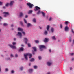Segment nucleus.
<instances>
[{"instance_id": "obj_1", "label": "nucleus", "mask_w": 74, "mask_h": 74, "mask_svg": "<svg viewBox=\"0 0 74 74\" xmlns=\"http://www.w3.org/2000/svg\"><path fill=\"white\" fill-rule=\"evenodd\" d=\"M32 54H30V53H26V54H24V56L25 57V59L26 60H27V56H29L30 57H29V58H31V57L32 56Z\"/></svg>"}, {"instance_id": "obj_2", "label": "nucleus", "mask_w": 74, "mask_h": 74, "mask_svg": "<svg viewBox=\"0 0 74 74\" xmlns=\"http://www.w3.org/2000/svg\"><path fill=\"white\" fill-rule=\"evenodd\" d=\"M27 5L28 6H29V8H33V6H34V5H33L32 4H31V3H27Z\"/></svg>"}, {"instance_id": "obj_3", "label": "nucleus", "mask_w": 74, "mask_h": 74, "mask_svg": "<svg viewBox=\"0 0 74 74\" xmlns=\"http://www.w3.org/2000/svg\"><path fill=\"white\" fill-rule=\"evenodd\" d=\"M39 47L40 48V50L41 51H42V48H45V47L44 45H41L39 46Z\"/></svg>"}, {"instance_id": "obj_4", "label": "nucleus", "mask_w": 74, "mask_h": 74, "mask_svg": "<svg viewBox=\"0 0 74 74\" xmlns=\"http://www.w3.org/2000/svg\"><path fill=\"white\" fill-rule=\"evenodd\" d=\"M3 14H5L4 15V16L5 17H7V15H9V13L7 12H3Z\"/></svg>"}, {"instance_id": "obj_5", "label": "nucleus", "mask_w": 74, "mask_h": 74, "mask_svg": "<svg viewBox=\"0 0 74 74\" xmlns=\"http://www.w3.org/2000/svg\"><path fill=\"white\" fill-rule=\"evenodd\" d=\"M9 46L12 48H13L14 49H16V47L15 46L12 45H9Z\"/></svg>"}, {"instance_id": "obj_6", "label": "nucleus", "mask_w": 74, "mask_h": 74, "mask_svg": "<svg viewBox=\"0 0 74 74\" xmlns=\"http://www.w3.org/2000/svg\"><path fill=\"white\" fill-rule=\"evenodd\" d=\"M35 8L36 9H34V11H38V10H40V9H41L38 6H36L35 7Z\"/></svg>"}, {"instance_id": "obj_7", "label": "nucleus", "mask_w": 74, "mask_h": 74, "mask_svg": "<svg viewBox=\"0 0 74 74\" xmlns=\"http://www.w3.org/2000/svg\"><path fill=\"white\" fill-rule=\"evenodd\" d=\"M17 35H18L20 37V38H21L22 36V34L21 33L18 32V34H17Z\"/></svg>"}, {"instance_id": "obj_8", "label": "nucleus", "mask_w": 74, "mask_h": 74, "mask_svg": "<svg viewBox=\"0 0 74 74\" xmlns=\"http://www.w3.org/2000/svg\"><path fill=\"white\" fill-rule=\"evenodd\" d=\"M24 40L25 41V44H27V41H28V39L27 38H24Z\"/></svg>"}, {"instance_id": "obj_9", "label": "nucleus", "mask_w": 74, "mask_h": 74, "mask_svg": "<svg viewBox=\"0 0 74 74\" xmlns=\"http://www.w3.org/2000/svg\"><path fill=\"white\" fill-rule=\"evenodd\" d=\"M65 30L66 32H67L69 30V27L67 26H66L65 27Z\"/></svg>"}, {"instance_id": "obj_10", "label": "nucleus", "mask_w": 74, "mask_h": 74, "mask_svg": "<svg viewBox=\"0 0 74 74\" xmlns=\"http://www.w3.org/2000/svg\"><path fill=\"white\" fill-rule=\"evenodd\" d=\"M14 1H12L9 4V5L10 6H12L13 5V3H14Z\"/></svg>"}, {"instance_id": "obj_11", "label": "nucleus", "mask_w": 74, "mask_h": 74, "mask_svg": "<svg viewBox=\"0 0 74 74\" xmlns=\"http://www.w3.org/2000/svg\"><path fill=\"white\" fill-rule=\"evenodd\" d=\"M20 17H22L23 16V14L22 12H20Z\"/></svg>"}, {"instance_id": "obj_12", "label": "nucleus", "mask_w": 74, "mask_h": 74, "mask_svg": "<svg viewBox=\"0 0 74 74\" xmlns=\"http://www.w3.org/2000/svg\"><path fill=\"white\" fill-rule=\"evenodd\" d=\"M48 41V39L47 38H45L44 40V41L45 42H47Z\"/></svg>"}, {"instance_id": "obj_13", "label": "nucleus", "mask_w": 74, "mask_h": 74, "mask_svg": "<svg viewBox=\"0 0 74 74\" xmlns=\"http://www.w3.org/2000/svg\"><path fill=\"white\" fill-rule=\"evenodd\" d=\"M18 31H21V32H22V31L23 30L22 28H18Z\"/></svg>"}, {"instance_id": "obj_14", "label": "nucleus", "mask_w": 74, "mask_h": 74, "mask_svg": "<svg viewBox=\"0 0 74 74\" xmlns=\"http://www.w3.org/2000/svg\"><path fill=\"white\" fill-rule=\"evenodd\" d=\"M32 48H33L34 51H37V49H36V47H32Z\"/></svg>"}, {"instance_id": "obj_15", "label": "nucleus", "mask_w": 74, "mask_h": 74, "mask_svg": "<svg viewBox=\"0 0 74 74\" xmlns=\"http://www.w3.org/2000/svg\"><path fill=\"white\" fill-rule=\"evenodd\" d=\"M47 64L48 66H49L51 65V64H52V63H51L49 62H47Z\"/></svg>"}, {"instance_id": "obj_16", "label": "nucleus", "mask_w": 74, "mask_h": 74, "mask_svg": "<svg viewBox=\"0 0 74 74\" xmlns=\"http://www.w3.org/2000/svg\"><path fill=\"white\" fill-rule=\"evenodd\" d=\"M23 51V48L22 47L20 49V50H19V52H21V51Z\"/></svg>"}, {"instance_id": "obj_17", "label": "nucleus", "mask_w": 74, "mask_h": 74, "mask_svg": "<svg viewBox=\"0 0 74 74\" xmlns=\"http://www.w3.org/2000/svg\"><path fill=\"white\" fill-rule=\"evenodd\" d=\"M47 30L48 31H49V25H48L47 27Z\"/></svg>"}, {"instance_id": "obj_18", "label": "nucleus", "mask_w": 74, "mask_h": 74, "mask_svg": "<svg viewBox=\"0 0 74 74\" xmlns=\"http://www.w3.org/2000/svg\"><path fill=\"white\" fill-rule=\"evenodd\" d=\"M44 34L45 35H47V34H48V32L47 31H45L44 32Z\"/></svg>"}, {"instance_id": "obj_19", "label": "nucleus", "mask_w": 74, "mask_h": 74, "mask_svg": "<svg viewBox=\"0 0 74 74\" xmlns=\"http://www.w3.org/2000/svg\"><path fill=\"white\" fill-rule=\"evenodd\" d=\"M33 70L32 69H29V73H32V71H33Z\"/></svg>"}, {"instance_id": "obj_20", "label": "nucleus", "mask_w": 74, "mask_h": 74, "mask_svg": "<svg viewBox=\"0 0 74 74\" xmlns=\"http://www.w3.org/2000/svg\"><path fill=\"white\" fill-rule=\"evenodd\" d=\"M30 62H33V61H34V59L33 58H32L30 60Z\"/></svg>"}, {"instance_id": "obj_21", "label": "nucleus", "mask_w": 74, "mask_h": 74, "mask_svg": "<svg viewBox=\"0 0 74 74\" xmlns=\"http://www.w3.org/2000/svg\"><path fill=\"white\" fill-rule=\"evenodd\" d=\"M33 12V11L32 10H29L28 12V14H30L32 13Z\"/></svg>"}, {"instance_id": "obj_22", "label": "nucleus", "mask_w": 74, "mask_h": 74, "mask_svg": "<svg viewBox=\"0 0 74 74\" xmlns=\"http://www.w3.org/2000/svg\"><path fill=\"white\" fill-rule=\"evenodd\" d=\"M31 26V24L30 23H28L27 24V27H29Z\"/></svg>"}, {"instance_id": "obj_23", "label": "nucleus", "mask_w": 74, "mask_h": 74, "mask_svg": "<svg viewBox=\"0 0 74 74\" xmlns=\"http://www.w3.org/2000/svg\"><path fill=\"white\" fill-rule=\"evenodd\" d=\"M41 13H42V14H43V16H45V14H44V12L42 11L41 12Z\"/></svg>"}, {"instance_id": "obj_24", "label": "nucleus", "mask_w": 74, "mask_h": 74, "mask_svg": "<svg viewBox=\"0 0 74 74\" xmlns=\"http://www.w3.org/2000/svg\"><path fill=\"white\" fill-rule=\"evenodd\" d=\"M51 31L52 33L53 32V31H54V29L53 28H51Z\"/></svg>"}, {"instance_id": "obj_25", "label": "nucleus", "mask_w": 74, "mask_h": 74, "mask_svg": "<svg viewBox=\"0 0 74 74\" xmlns=\"http://www.w3.org/2000/svg\"><path fill=\"white\" fill-rule=\"evenodd\" d=\"M33 22H34L35 23V22H36V19L34 18V19H33Z\"/></svg>"}, {"instance_id": "obj_26", "label": "nucleus", "mask_w": 74, "mask_h": 74, "mask_svg": "<svg viewBox=\"0 0 74 74\" xmlns=\"http://www.w3.org/2000/svg\"><path fill=\"white\" fill-rule=\"evenodd\" d=\"M36 43H39V41L38 40H35Z\"/></svg>"}, {"instance_id": "obj_27", "label": "nucleus", "mask_w": 74, "mask_h": 74, "mask_svg": "<svg viewBox=\"0 0 74 74\" xmlns=\"http://www.w3.org/2000/svg\"><path fill=\"white\" fill-rule=\"evenodd\" d=\"M52 38H53V40H56V38H55V36H53Z\"/></svg>"}, {"instance_id": "obj_28", "label": "nucleus", "mask_w": 74, "mask_h": 74, "mask_svg": "<svg viewBox=\"0 0 74 74\" xmlns=\"http://www.w3.org/2000/svg\"><path fill=\"white\" fill-rule=\"evenodd\" d=\"M34 69H37V66H34Z\"/></svg>"}, {"instance_id": "obj_29", "label": "nucleus", "mask_w": 74, "mask_h": 74, "mask_svg": "<svg viewBox=\"0 0 74 74\" xmlns=\"http://www.w3.org/2000/svg\"><path fill=\"white\" fill-rule=\"evenodd\" d=\"M24 22L25 23H27V21L25 19H24Z\"/></svg>"}, {"instance_id": "obj_30", "label": "nucleus", "mask_w": 74, "mask_h": 74, "mask_svg": "<svg viewBox=\"0 0 74 74\" xmlns=\"http://www.w3.org/2000/svg\"><path fill=\"white\" fill-rule=\"evenodd\" d=\"M21 70H22L23 69V67H21L20 68Z\"/></svg>"}, {"instance_id": "obj_31", "label": "nucleus", "mask_w": 74, "mask_h": 74, "mask_svg": "<svg viewBox=\"0 0 74 74\" xmlns=\"http://www.w3.org/2000/svg\"><path fill=\"white\" fill-rule=\"evenodd\" d=\"M39 14H40V11L39 10L38 12H37V14L38 15Z\"/></svg>"}, {"instance_id": "obj_32", "label": "nucleus", "mask_w": 74, "mask_h": 74, "mask_svg": "<svg viewBox=\"0 0 74 74\" xmlns=\"http://www.w3.org/2000/svg\"><path fill=\"white\" fill-rule=\"evenodd\" d=\"M12 44L13 45H15L16 44V42H13Z\"/></svg>"}, {"instance_id": "obj_33", "label": "nucleus", "mask_w": 74, "mask_h": 74, "mask_svg": "<svg viewBox=\"0 0 74 74\" xmlns=\"http://www.w3.org/2000/svg\"><path fill=\"white\" fill-rule=\"evenodd\" d=\"M38 58H39V59H40H40H41V56H39Z\"/></svg>"}, {"instance_id": "obj_34", "label": "nucleus", "mask_w": 74, "mask_h": 74, "mask_svg": "<svg viewBox=\"0 0 74 74\" xmlns=\"http://www.w3.org/2000/svg\"><path fill=\"white\" fill-rule=\"evenodd\" d=\"M9 3H8L6 4V7H8V5H9Z\"/></svg>"}, {"instance_id": "obj_35", "label": "nucleus", "mask_w": 74, "mask_h": 74, "mask_svg": "<svg viewBox=\"0 0 74 74\" xmlns=\"http://www.w3.org/2000/svg\"><path fill=\"white\" fill-rule=\"evenodd\" d=\"M68 23H69L68 22H67V21H66L65 22V24H66V25H67Z\"/></svg>"}, {"instance_id": "obj_36", "label": "nucleus", "mask_w": 74, "mask_h": 74, "mask_svg": "<svg viewBox=\"0 0 74 74\" xmlns=\"http://www.w3.org/2000/svg\"><path fill=\"white\" fill-rule=\"evenodd\" d=\"M28 47H30V43H28Z\"/></svg>"}, {"instance_id": "obj_37", "label": "nucleus", "mask_w": 74, "mask_h": 74, "mask_svg": "<svg viewBox=\"0 0 74 74\" xmlns=\"http://www.w3.org/2000/svg\"><path fill=\"white\" fill-rule=\"evenodd\" d=\"M6 60H10V58H8V59H6Z\"/></svg>"}, {"instance_id": "obj_38", "label": "nucleus", "mask_w": 74, "mask_h": 74, "mask_svg": "<svg viewBox=\"0 0 74 74\" xmlns=\"http://www.w3.org/2000/svg\"><path fill=\"white\" fill-rule=\"evenodd\" d=\"M7 24L6 23H4V26H7Z\"/></svg>"}, {"instance_id": "obj_39", "label": "nucleus", "mask_w": 74, "mask_h": 74, "mask_svg": "<svg viewBox=\"0 0 74 74\" xmlns=\"http://www.w3.org/2000/svg\"><path fill=\"white\" fill-rule=\"evenodd\" d=\"M22 33H23V34L24 35H25V32H23Z\"/></svg>"}, {"instance_id": "obj_40", "label": "nucleus", "mask_w": 74, "mask_h": 74, "mask_svg": "<svg viewBox=\"0 0 74 74\" xmlns=\"http://www.w3.org/2000/svg\"><path fill=\"white\" fill-rule=\"evenodd\" d=\"M20 24L21 25H22V26H23V23H22V22H20Z\"/></svg>"}, {"instance_id": "obj_41", "label": "nucleus", "mask_w": 74, "mask_h": 74, "mask_svg": "<svg viewBox=\"0 0 74 74\" xmlns=\"http://www.w3.org/2000/svg\"><path fill=\"white\" fill-rule=\"evenodd\" d=\"M3 4V3L1 2H0V5H2Z\"/></svg>"}, {"instance_id": "obj_42", "label": "nucleus", "mask_w": 74, "mask_h": 74, "mask_svg": "<svg viewBox=\"0 0 74 74\" xmlns=\"http://www.w3.org/2000/svg\"><path fill=\"white\" fill-rule=\"evenodd\" d=\"M3 19V18H2V17L0 16V20H1V19Z\"/></svg>"}, {"instance_id": "obj_43", "label": "nucleus", "mask_w": 74, "mask_h": 74, "mask_svg": "<svg viewBox=\"0 0 74 74\" xmlns=\"http://www.w3.org/2000/svg\"><path fill=\"white\" fill-rule=\"evenodd\" d=\"M62 27H63V25L62 24H60V27L61 28H62Z\"/></svg>"}, {"instance_id": "obj_44", "label": "nucleus", "mask_w": 74, "mask_h": 74, "mask_svg": "<svg viewBox=\"0 0 74 74\" xmlns=\"http://www.w3.org/2000/svg\"><path fill=\"white\" fill-rule=\"evenodd\" d=\"M32 53L33 55H34L35 54V53H34V51H33Z\"/></svg>"}, {"instance_id": "obj_45", "label": "nucleus", "mask_w": 74, "mask_h": 74, "mask_svg": "<svg viewBox=\"0 0 74 74\" xmlns=\"http://www.w3.org/2000/svg\"><path fill=\"white\" fill-rule=\"evenodd\" d=\"M49 21H51V20H52V18H50L49 19Z\"/></svg>"}, {"instance_id": "obj_46", "label": "nucleus", "mask_w": 74, "mask_h": 74, "mask_svg": "<svg viewBox=\"0 0 74 74\" xmlns=\"http://www.w3.org/2000/svg\"><path fill=\"white\" fill-rule=\"evenodd\" d=\"M3 8H4V9H5V8H6L5 6H3Z\"/></svg>"}, {"instance_id": "obj_47", "label": "nucleus", "mask_w": 74, "mask_h": 74, "mask_svg": "<svg viewBox=\"0 0 74 74\" xmlns=\"http://www.w3.org/2000/svg\"><path fill=\"white\" fill-rule=\"evenodd\" d=\"M70 54L71 55H74V53H72Z\"/></svg>"}, {"instance_id": "obj_48", "label": "nucleus", "mask_w": 74, "mask_h": 74, "mask_svg": "<svg viewBox=\"0 0 74 74\" xmlns=\"http://www.w3.org/2000/svg\"><path fill=\"white\" fill-rule=\"evenodd\" d=\"M11 57H14V56H13V55L11 54Z\"/></svg>"}, {"instance_id": "obj_49", "label": "nucleus", "mask_w": 74, "mask_h": 74, "mask_svg": "<svg viewBox=\"0 0 74 74\" xmlns=\"http://www.w3.org/2000/svg\"><path fill=\"white\" fill-rule=\"evenodd\" d=\"M27 17H28V16L26 15L25 16V18H27Z\"/></svg>"}, {"instance_id": "obj_50", "label": "nucleus", "mask_w": 74, "mask_h": 74, "mask_svg": "<svg viewBox=\"0 0 74 74\" xmlns=\"http://www.w3.org/2000/svg\"><path fill=\"white\" fill-rule=\"evenodd\" d=\"M18 55L17 54H16L15 55V57H18Z\"/></svg>"}, {"instance_id": "obj_51", "label": "nucleus", "mask_w": 74, "mask_h": 74, "mask_svg": "<svg viewBox=\"0 0 74 74\" xmlns=\"http://www.w3.org/2000/svg\"><path fill=\"white\" fill-rule=\"evenodd\" d=\"M11 73H14V71L13 70L12 71Z\"/></svg>"}, {"instance_id": "obj_52", "label": "nucleus", "mask_w": 74, "mask_h": 74, "mask_svg": "<svg viewBox=\"0 0 74 74\" xmlns=\"http://www.w3.org/2000/svg\"><path fill=\"white\" fill-rule=\"evenodd\" d=\"M11 27H14V25H13V24H12L11 25Z\"/></svg>"}, {"instance_id": "obj_53", "label": "nucleus", "mask_w": 74, "mask_h": 74, "mask_svg": "<svg viewBox=\"0 0 74 74\" xmlns=\"http://www.w3.org/2000/svg\"><path fill=\"white\" fill-rule=\"evenodd\" d=\"M6 71H8V69L7 68H6L5 69Z\"/></svg>"}, {"instance_id": "obj_54", "label": "nucleus", "mask_w": 74, "mask_h": 74, "mask_svg": "<svg viewBox=\"0 0 74 74\" xmlns=\"http://www.w3.org/2000/svg\"><path fill=\"white\" fill-rule=\"evenodd\" d=\"M74 60V58H73L72 59V61H73V60Z\"/></svg>"}, {"instance_id": "obj_55", "label": "nucleus", "mask_w": 74, "mask_h": 74, "mask_svg": "<svg viewBox=\"0 0 74 74\" xmlns=\"http://www.w3.org/2000/svg\"><path fill=\"white\" fill-rule=\"evenodd\" d=\"M16 38H14V41H15L16 40Z\"/></svg>"}, {"instance_id": "obj_56", "label": "nucleus", "mask_w": 74, "mask_h": 74, "mask_svg": "<svg viewBox=\"0 0 74 74\" xmlns=\"http://www.w3.org/2000/svg\"><path fill=\"white\" fill-rule=\"evenodd\" d=\"M49 51L50 52H51V50L49 49Z\"/></svg>"}, {"instance_id": "obj_57", "label": "nucleus", "mask_w": 74, "mask_h": 74, "mask_svg": "<svg viewBox=\"0 0 74 74\" xmlns=\"http://www.w3.org/2000/svg\"><path fill=\"white\" fill-rule=\"evenodd\" d=\"M29 65L30 66H31V64L30 63H29Z\"/></svg>"}, {"instance_id": "obj_58", "label": "nucleus", "mask_w": 74, "mask_h": 74, "mask_svg": "<svg viewBox=\"0 0 74 74\" xmlns=\"http://www.w3.org/2000/svg\"><path fill=\"white\" fill-rule=\"evenodd\" d=\"M72 33H74V32H73V30H72Z\"/></svg>"}, {"instance_id": "obj_59", "label": "nucleus", "mask_w": 74, "mask_h": 74, "mask_svg": "<svg viewBox=\"0 0 74 74\" xmlns=\"http://www.w3.org/2000/svg\"><path fill=\"white\" fill-rule=\"evenodd\" d=\"M47 74H50V72H48Z\"/></svg>"}, {"instance_id": "obj_60", "label": "nucleus", "mask_w": 74, "mask_h": 74, "mask_svg": "<svg viewBox=\"0 0 74 74\" xmlns=\"http://www.w3.org/2000/svg\"><path fill=\"white\" fill-rule=\"evenodd\" d=\"M72 69V67L70 68V70H71Z\"/></svg>"}, {"instance_id": "obj_61", "label": "nucleus", "mask_w": 74, "mask_h": 74, "mask_svg": "<svg viewBox=\"0 0 74 74\" xmlns=\"http://www.w3.org/2000/svg\"><path fill=\"white\" fill-rule=\"evenodd\" d=\"M40 29H42V27H39Z\"/></svg>"}, {"instance_id": "obj_62", "label": "nucleus", "mask_w": 74, "mask_h": 74, "mask_svg": "<svg viewBox=\"0 0 74 74\" xmlns=\"http://www.w3.org/2000/svg\"><path fill=\"white\" fill-rule=\"evenodd\" d=\"M1 68H0V72L1 71Z\"/></svg>"}, {"instance_id": "obj_63", "label": "nucleus", "mask_w": 74, "mask_h": 74, "mask_svg": "<svg viewBox=\"0 0 74 74\" xmlns=\"http://www.w3.org/2000/svg\"><path fill=\"white\" fill-rule=\"evenodd\" d=\"M21 46L22 47H23V45H21Z\"/></svg>"}, {"instance_id": "obj_64", "label": "nucleus", "mask_w": 74, "mask_h": 74, "mask_svg": "<svg viewBox=\"0 0 74 74\" xmlns=\"http://www.w3.org/2000/svg\"><path fill=\"white\" fill-rule=\"evenodd\" d=\"M73 43H74V40H73Z\"/></svg>"}]
</instances>
